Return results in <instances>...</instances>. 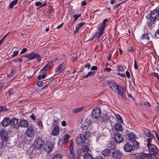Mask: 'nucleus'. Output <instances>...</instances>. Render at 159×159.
<instances>
[{
    "label": "nucleus",
    "instance_id": "f257e3e1",
    "mask_svg": "<svg viewBox=\"0 0 159 159\" xmlns=\"http://www.w3.org/2000/svg\"><path fill=\"white\" fill-rule=\"evenodd\" d=\"M107 84L113 91L118 94L123 98H125V89L121 85L111 81L108 82Z\"/></svg>",
    "mask_w": 159,
    "mask_h": 159
},
{
    "label": "nucleus",
    "instance_id": "f03ea898",
    "mask_svg": "<svg viewBox=\"0 0 159 159\" xmlns=\"http://www.w3.org/2000/svg\"><path fill=\"white\" fill-rule=\"evenodd\" d=\"M44 141L42 138H37L34 142V146L38 149L41 148L44 144Z\"/></svg>",
    "mask_w": 159,
    "mask_h": 159
},
{
    "label": "nucleus",
    "instance_id": "7ed1b4c3",
    "mask_svg": "<svg viewBox=\"0 0 159 159\" xmlns=\"http://www.w3.org/2000/svg\"><path fill=\"white\" fill-rule=\"evenodd\" d=\"M85 138L83 134H80L76 139V144L79 146L83 145L85 142Z\"/></svg>",
    "mask_w": 159,
    "mask_h": 159
},
{
    "label": "nucleus",
    "instance_id": "20e7f679",
    "mask_svg": "<svg viewBox=\"0 0 159 159\" xmlns=\"http://www.w3.org/2000/svg\"><path fill=\"white\" fill-rule=\"evenodd\" d=\"M34 129L32 126L28 127L25 131V134L28 137H31L34 135Z\"/></svg>",
    "mask_w": 159,
    "mask_h": 159
},
{
    "label": "nucleus",
    "instance_id": "39448f33",
    "mask_svg": "<svg viewBox=\"0 0 159 159\" xmlns=\"http://www.w3.org/2000/svg\"><path fill=\"white\" fill-rule=\"evenodd\" d=\"M0 137L2 141L3 142H7L8 139V136L7 132L2 130L0 132Z\"/></svg>",
    "mask_w": 159,
    "mask_h": 159
},
{
    "label": "nucleus",
    "instance_id": "423d86ee",
    "mask_svg": "<svg viewBox=\"0 0 159 159\" xmlns=\"http://www.w3.org/2000/svg\"><path fill=\"white\" fill-rule=\"evenodd\" d=\"M101 113V110L98 108L93 110L91 114L93 117L94 119H97L100 117Z\"/></svg>",
    "mask_w": 159,
    "mask_h": 159
},
{
    "label": "nucleus",
    "instance_id": "0eeeda50",
    "mask_svg": "<svg viewBox=\"0 0 159 159\" xmlns=\"http://www.w3.org/2000/svg\"><path fill=\"white\" fill-rule=\"evenodd\" d=\"M149 16L153 19V20H156L159 16V11L156 9L152 11L149 14Z\"/></svg>",
    "mask_w": 159,
    "mask_h": 159
},
{
    "label": "nucleus",
    "instance_id": "6e6552de",
    "mask_svg": "<svg viewBox=\"0 0 159 159\" xmlns=\"http://www.w3.org/2000/svg\"><path fill=\"white\" fill-rule=\"evenodd\" d=\"M114 138L116 142L117 143L122 142L124 140L123 135L118 133H116L115 134Z\"/></svg>",
    "mask_w": 159,
    "mask_h": 159
},
{
    "label": "nucleus",
    "instance_id": "1a4fd4ad",
    "mask_svg": "<svg viewBox=\"0 0 159 159\" xmlns=\"http://www.w3.org/2000/svg\"><path fill=\"white\" fill-rule=\"evenodd\" d=\"M149 152L150 153L157 154L158 152L157 147L154 145L151 144L147 146Z\"/></svg>",
    "mask_w": 159,
    "mask_h": 159
},
{
    "label": "nucleus",
    "instance_id": "9d476101",
    "mask_svg": "<svg viewBox=\"0 0 159 159\" xmlns=\"http://www.w3.org/2000/svg\"><path fill=\"white\" fill-rule=\"evenodd\" d=\"M111 155L114 159H120L121 157L122 154L119 151L115 150L112 152Z\"/></svg>",
    "mask_w": 159,
    "mask_h": 159
},
{
    "label": "nucleus",
    "instance_id": "9b49d317",
    "mask_svg": "<svg viewBox=\"0 0 159 159\" xmlns=\"http://www.w3.org/2000/svg\"><path fill=\"white\" fill-rule=\"evenodd\" d=\"M73 143H72L70 145V159H75V155L74 153V151L73 149Z\"/></svg>",
    "mask_w": 159,
    "mask_h": 159
},
{
    "label": "nucleus",
    "instance_id": "f8f14e48",
    "mask_svg": "<svg viewBox=\"0 0 159 159\" xmlns=\"http://www.w3.org/2000/svg\"><path fill=\"white\" fill-rule=\"evenodd\" d=\"M11 124V126L13 128H17L19 127L18 120L16 118H13L12 119Z\"/></svg>",
    "mask_w": 159,
    "mask_h": 159
},
{
    "label": "nucleus",
    "instance_id": "ddd939ff",
    "mask_svg": "<svg viewBox=\"0 0 159 159\" xmlns=\"http://www.w3.org/2000/svg\"><path fill=\"white\" fill-rule=\"evenodd\" d=\"M11 123V120L8 117H5L2 122V125L3 127H6Z\"/></svg>",
    "mask_w": 159,
    "mask_h": 159
},
{
    "label": "nucleus",
    "instance_id": "4468645a",
    "mask_svg": "<svg viewBox=\"0 0 159 159\" xmlns=\"http://www.w3.org/2000/svg\"><path fill=\"white\" fill-rule=\"evenodd\" d=\"M90 124V120L88 119H86L82 126V129L84 130L87 129L89 127Z\"/></svg>",
    "mask_w": 159,
    "mask_h": 159
},
{
    "label": "nucleus",
    "instance_id": "2eb2a0df",
    "mask_svg": "<svg viewBox=\"0 0 159 159\" xmlns=\"http://www.w3.org/2000/svg\"><path fill=\"white\" fill-rule=\"evenodd\" d=\"M108 20L107 19H105L103 21L102 23L99 25L98 29L99 31L103 32L104 29L106 26L105 23Z\"/></svg>",
    "mask_w": 159,
    "mask_h": 159
},
{
    "label": "nucleus",
    "instance_id": "dca6fc26",
    "mask_svg": "<svg viewBox=\"0 0 159 159\" xmlns=\"http://www.w3.org/2000/svg\"><path fill=\"white\" fill-rule=\"evenodd\" d=\"M143 130L147 137L151 138H155L154 135L152 133H151L150 131L147 128H143Z\"/></svg>",
    "mask_w": 159,
    "mask_h": 159
},
{
    "label": "nucleus",
    "instance_id": "f3484780",
    "mask_svg": "<svg viewBox=\"0 0 159 159\" xmlns=\"http://www.w3.org/2000/svg\"><path fill=\"white\" fill-rule=\"evenodd\" d=\"M65 69V65L62 63L59 65L56 69V73H59L63 71Z\"/></svg>",
    "mask_w": 159,
    "mask_h": 159
},
{
    "label": "nucleus",
    "instance_id": "a211bd4d",
    "mask_svg": "<svg viewBox=\"0 0 159 159\" xmlns=\"http://www.w3.org/2000/svg\"><path fill=\"white\" fill-rule=\"evenodd\" d=\"M53 149L52 145V144H48L44 147V151L48 153H49Z\"/></svg>",
    "mask_w": 159,
    "mask_h": 159
},
{
    "label": "nucleus",
    "instance_id": "6ab92c4d",
    "mask_svg": "<svg viewBox=\"0 0 159 159\" xmlns=\"http://www.w3.org/2000/svg\"><path fill=\"white\" fill-rule=\"evenodd\" d=\"M124 150L127 152H130L133 149L132 146L129 143H126L124 146Z\"/></svg>",
    "mask_w": 159,
    "mask_h": 159
},
{
    "label": "nucleus",
    "instance_id": "aec40b11",
    "mask_svg": "<svg viewBox=\"0 0 159 159\" xmlns=\"http://www.w3.org/2000/svg\"><path fill=\"white\" fill-rule=\"evenodd\" d=\"M59 128L57 126L54 127L52 132V134L54 136H57L59 133Z\"/></svg>",
    "mask_w": 159,
    "mask_h": 159
},
{
    "label": "nucleus",
    "instance_id": "412c9836",
    "mask_svg": "<svg viewBox=\"0 0 159 159\" xmlns=\"http://www.w3.org/2000/svg\"><path fill=\"white\" fill-rule=\"evenodd\" d=\"M28 125V123L27 120H21L20 121L19 126L21 127L26 128Z\"/></svg>",
    "mask_w": 159,
    "mask_h": 159
},
{
    "label": "nucleus",
    "instance_id": "4be33fe9",
    "mask_svg": "<svg viewBox=\"0 0 159 159\" xmlns=\"http://www.w3.org/2000/svg\"><path fill=\"white\" fill-rule=\"evenodd\" d=\"M84 24V22H82L77 24L75 27V29L73 31L74 34H76L78 30Z\"/></svg>",
    "mask_w": 159,
    "mask_h": 159
},
{
    "label": "nucleus",
    "instance_id": "5701e85b",
    "mask_svg": "<svg viewBox=\"0 0 159 159\" xmlns=\"http://www.w3.org/2000/svg\"><path fill=\"white\" fill-rule=\"evenodd\" d=\"M115 129L117 132L121 131L123 130L122 125L119 123H116L114 126Z\"/></svg>",
    "mask_w": 159,
    "mask_h": 159
},
{
    "label": "nucleus",
    "instance_id": "b1692460",
    "mask_svg": "<svg viewBox=\"0 0 159 159\" xmlns=\"http://www.w3.org/2000/svg\"><path fill=\"white\" fill-rule=\"evenodd\" d=\"M145 155V159L147 158L148 159H156V156L155 154L153 153L149 155H148L145 153H143Z\"/></svg>",
    "mask_w": 159,
    "mask_h": 159
},
{
    "label": "nucleus",
    "instance_id": "393cba45",
    "mask_svg": "<svg viewBox=\"0 0 159 159\" xmlns=\"http://www.w3.org/2000/svg\"><path fill=\"white\" fill-rule=\"evenodd\" d=\"M129 140L133 141L136 138L135 135L132 132H128L126 133Z\"/></svg>",
    "mask_w": 159,
    "mask_h": 159
},
{
    "label": "nucleus",
    "instance_id": "a878e982",
    "mask_svg": "<svg viewBox=\"0 0 159 159\" xmlns=\"http://www.w3.org/2000/svg\"><path fill=\"white\" fill-rule=\"evenodd\" d=\"M102 154L104 156H108L110 153V151L108 149L106 148L102 151Z\"/></svg>",
    "mask_w": 159,
    "mask_h": 159
},
{
    "label": "nucleus",
    "instance_id": "bb28decb",
    "mask_svg": "<svg viewBox=\"0 0 159 159\" xmlns=\"http://www.w3.org/2000/svg\"><path fill=\"white\" fill-rule=\"evenodd\" d=\"M102 32L100 31H98L93 36V38H94L96 39H98L102 34Z\"/></svg>",
    "mask_w": 159,
    "mask_h": 159
},
{
    "label": "nucleus",
    "instance_id": "cd10ccee",
    "mask_svg": "<svg viewBox=\"0 0 159 159\" xmlns=\"http://www.w3.org/2000/svg\"><path fill=\"white\" fill-rule=\"evenodd\" d=\"M70 137V136L67 134H65L63 137V139L64 140L63 143H66L68 142L69 139Z\"/></svg>",
    "mask_w": 159,
    "mask_h": 159
},
{
    "label": "nucleus",
    "instance_id": "c85d7f7f",
    "mask_svg": "<svg viewBox=\"0 0 159 159\" xmlns=\"http://www.w3.org/2000/svg\"><path fill=\"white\" fill-rule=\"evenodd\" d=\"M36 53H35L34 52H31L29 54V58L28 60H31L35 58Z\"/></svg>",
    "mask_w": 159,
    "mask_h": 159
},
{
    "label": "nucleus",
    "instance_id": "c756f323",
    "mask_svg": "<svg viewBox=\"0 0 159 159\" xmlns=\"http://www.w3.org/2000/svg\"><path fill=\"white\" fill-rule=\"evenodd\" d=\"M116 117L117 121L120 123H123V121L121 117L118 114H116Z\"/></svg>",
    "mask_w": 159,
    "mask_h": 159
},
{
    "label": "nucleus",
    "instance_id": "7c9ffc66",
    "mask_svg": "<svg viewBox=\"0 0 159 159\" xmlns=\"http://www.w3.org/2000/svg\"><path fill=\"white\" fill-rule=\"evenodd\" d=\"M52 64V61H50L46 65L44 66V69H45L47 71L51 69V66Z\"/></svg>",
    "mask_w": 159,
    "mask_h": 159
},
{
    "label": "nucleus",
    "instance_id": "2f4dec72",
    "mask_svg": "<svg viewBox=\"0 0 159 159\" xmlns=\"http://www.w3.org/2000/svg\"><path fill=\"white\" fill-rule=\"evenodd\" d=\"M84 159H93V157L91 154L86 153L84 156Z\"/></svg>",
    "mask_w": 159,
    "mask_h": 159
},
{
    "label": "nucleus",
    "instance_id": "473e14b6",
    "mask_svg": "<svg viewBox=\"0 0 159 159\" xmlns=\"http://www.w3.org/2000/svg\"><path fill=\"white\" fill-rule=\"evenodd\" d=\"M144 39L149 40V37L148 34H143L140 38V40L143 41Z\"/></svg>",
    "mask_w": 159,
    "mask_h": 159
},
{
    "label": "nucleus",
    "instance_id": "72a5a7b5",
    "mask_svg": "<svg viewBox=\"0 0 159 159\" xmlns=\"http://www.w3.org/2000/svg\"><path fill=\"white\" fill-rule=\"evenodd\" d=\"M89 147L88 145H84L81 149V151L83 152H88L89 151Z\"/></svg>",
    "mask_w": 159,
    "mask_h": 159
},
{
    "label": "nucleus",
    "instance_id": "f704fd0d",
    "mask_svg": "<svg viewBox=\"0 0 159 159\" xmlns=\"http://www.w3.org/2000/svg\"><path fill=\"white\" fill-rule=\"evenodd\" d=\"M84 109L83 107H80L76 108L72 110V112L73 113H76Z\"/></svg>",
    "mask_w": 159,
    "mask_h": 159
},
{
    "label": "nucleus",
    "instance_id": "c9c22d12",
    "mask_svg": "<svg viewBox=\"0 0 159 159\" xmlns=\"http://www.w3.org/2000/svg\"><path fill=\"white\" fill-rule=\"evenodd\" d=\"M155 20H153L152 18L149 17L148 19V24L149 26H151L153 23L154 21Z\"/></svg>",
    "mask_w": 159,
    "mask_h": 159
},
{
    "label": "nucleus",
    "instance_id": "e433bc0d",
    "mask_svg": "<svg viewBox=\"0 0 159 159\" xmlns=\"http://www.w3.org/2000/svg\"><path fill=\"white\" fill-rule=\"evenodd\" d=\"M109 147L112 149H114L116 147L115 143L114 141H111Z\"/></svg>",
    "mask_w": 159,
    "mask_h": 159
},
{
    "label": "nucleus",
    "instance_id": "4c0bfd02",
    "mask_svg": "<svg viewBox=\"0 0 159 159\" xmlns=\"http://www.w3.org/2000/svg\"><path fill=\"white\" fill-rule=\"evenodd\" d=\"M18 2V1H13L11 2L9 4V7L12 8L13 7V6L16 4Z\"/></svg>",
    "mask_w": 159,
    "mask_h": 159
},
{
    "label": "nucleus",
    "instance_id": "58836bf2",
    "mask_svg": "<svg viewBox=\"0 0 159 159\" xmlns=\"http://www.w3.org/2000/svg\"><path fill=\"white\" fill-rule=\"evenodd\" d=\"M52 159H62V157L60 154H57L54 155Z\"/></svg>",
    "mask_w": 159,
    "mask_h": 159
},
{
    "label": "nucleus",
    "instance_id": "ea45409f",
    "mask_svg": "<svg viewBox=\"0 0 159 159\" xmlns=\"http://www.w3.org/2000/svg\"><path fill=\"white\" fill-rule=\"evenodd\" d=\"M145 155L144 154L142 153L140 155L136 156L134 159H145Z\"/></svg>",
    "mask_w": 159,
    "mask_h": 159
},
{
    "label": "nucleus",
    "instance_id": "a19ab883",
    "mask_svg": "<svg viewBox=\"0 0 159 159\" xmlns=\"http://www.w3.org/2000/svg\"><path fill=\"white\" fill-rule=\"evenodd\" d=\"M81 16V14H79L78 15L77 14L74 15L73 16V18H74L73 21H75V20H77L78 19V18L80 17Z\"/></svg>",
    "mask_w": 159,
    "mask_h": 159
},
{
    "label": "nucleus",
    "instance_id": "79ce46f5",
    "mask_svg": "<svg viewBox=\"0 0 159 159\" xmlns=\"http://www.w3.org/2000/svg\"><path fill=\"white\" fill-rule=\"evenodd\" d=\"M22 57H20V58H17L14 59L12 61L13 62H16L17 61L20 62H22Z\"/></svg>",
    "mask_w": 159,
    "mask_h": 159
},
{
    "label": "nucleus",
    "instance_id": "37998d69",
    "mask_svg": "<svg viewBox=\"0 0 159 159\" xmlns=\"http://www.w3.org/2000/svg\"><path fill=\"white\" fill-rule=\"evenodd\" d=\"M8 110L7 108V107L4 106H1L0 107V112H1L3 111H7Z\"/></svg>",
    "mask_w": 159,
    "mask_h": 159
},
{
    "label": "nucleus",
    "instance_id": "c03bdc74",
    "mask_svg": "<svg viewBox=\"0 0 159 159\" xmlns=\"http://www.w3.org/2000/svg\"><path fill=\"white\" fill-rule=\"evenodd\" d=\"M117 68L118 71H124V68L121 66L118 65L117 66Z\"/></svg>",
    "mask_w": 159,
    "mask_h": 159
},
{
    "label": "nucleus",
    "instance_id": "a18cd8bd",
    "mask_svg": "<svg viewBox=\"0 0 159 159\" xmlns=\"http://www.w3.org/2000/svg\"><path fill=\"white\" fill-rule=\"evenodd\" d=\"M152 139L151 138H149L147 139V146L151 144V143L152 141Z\"/></svg>",
    "mask_w": 159,
    "mask_h": 159
},
{
    "label": "nucleus",
    "instance_id": "49530a36",
    "mask_svg": "<svg viewBox=\"0 0 159 159\" xmlns=\"http://www.w3.org/2000/svg\"><path fill=\"white\" fill-rule=\"evenodd\" d=\"M154 36L157 38L159 39V29L157 30L155 33Z\"/></svg>",
    "mask_w": 159,
    "mask_h": 159
},
{
    "label": "nucleus",
    "instance_id": "de8ad7c7",
    "mask_svg": "<svg viewBox=\"0 0 159 159\" xmlns=\"http://www.w3.org/2000/svg\"><path fill=\"white\" fill-rule=\"evenodd\" d=\"M95 73H96V71H90V72H89L88 73V74L89 76H93L95 75Z\"/></svg>",
    "mask_w": 159,
    "mask_h": 159
},
{
    "label": "nucleus",
    "instance_id": "09e8293b",
    "mask_svg": "<svg viewBox=\"0 0 159 159\" xmlns=\"http://www.w3.org/2000/svg\"><path fill=\"white\" fill-rule=\"evenodd\" d=\"M46 75L44 74H43L42 75H39L38 77V78L39 80H40L41 79H44L45 78Z\"/></svg>",
    "mask_w": 159,
    "mask_h": 159
},
{
    "label": "nucleus",
    "instance_id": "8fccbe9b",
    "mask_svg": "<svg viewBox=\"0 0 159 159\" xmlns=\"http://www.w3.org/2000/svg\"><path fill=\"white\" fill-rule=\"evenodd\" d=\"M19 53L18 51H15L13 52L12 55L11 56L12 57H14L17 55Z\"/></svg>",
    "mask_w": 159,
    "mask_h": 159
},
{
    "label": "nucleus",
    "instance_id": "3c124183",
    "mask_svg": "<svg viewBox=\"0 0 159 159\" xmlns=\"http://www.w3.org/2000/svg\"><path fill=\"white\" fill-rule=\"evenodd\" d=\"M35 55H36L35 56V58H37V61H40L41 60V57L39 56V54L37 53H36V54Z\"/></svg>",
    "mask_w": 159,
    "mask_h": 159
},
{
    "label": "nucleus",
    "instance_id": "603ef678",
    "mask_svg": "<svg viewBox=\"0 0 159 159\" xmlns=\"http://www.w3.org/2000/svg\"><path fill=\"white\" fill-rule=\"evenodd\" d=\"M37 124L40 127L43 128V123L42 121L41 120H39L37 122Z\"/></svg>",
    "mask_w": 159,
    "mask_h": 159
},
{
    "label": "nucleus",
    "instance_id": "864d4df0",
    "mask_svg": "<svg viewBox=\"0 0 159 159\" xmlns=\"http://www.w3.org/2000/svg\"><path fill=\"white\" fill-rule=\"evenodd\" d=\"M43 84V82L42 81H39L37 83V86L39 87H42Z\"/></svg>",
    "mask_w": 159,
    "mask_h": 159
},
{
    "label": "nucleus",
    "instance_id": "5fc2aeb1",
    "mask_svg": "<svg viewBox=\"0 0 159 159\" xmlns=\"http://www.w3.org/2000/svg\"><path fill=\"white\" fill-rule=\"evenodd\" d=\"M47 71L45 69H44V68H43L42 69L40 72V73L41 74H44L47 72Z\"/></svg>",
    "mask_w": 159,
    "mask_h": 159
},
{
    "label": "nucleus",
    "instance_id": "6e6d98bb",
    "mask_svg": "<svg viewBox=\"0 0 159 159\" xmlns=\"http://www.w3.org/2000/svg\"><path fill=\"white\" fill-rule=\"evenodd\" d=\"M4 83L0 82V90H1L4 87Z\"/></svg>",
    "mask_w": 159,
    "mask_h": 159
},
{
    "label": "nucleus",
    "instance_id": "4d7b16f0",
    "mask_svg": "<svg viewBox=\"0 0 159 159\" xmlns=\"http://www.w3.org/2000/svg\"><path fill=\"white\" fill-rule=\"evenodd\" d=\"M84 137H89L90 136V133L89 131H86L85 133Z\"/></svg>",
    "mask_w": 159,
    "mask_h": 159
},
{
    "label": "nucleus",
    "instance_id": "13d9d810",
    "mask_svg": "<svg viewBox=\"0 0 159 159\" xmlns=\"http://www.w3.org/2000/svg\"><path fill=\"white\" fill-rule=\"evenodd\" d=\"M27 50V49L26 48H23L21 51L20 52V54H22L25 53Z\"/></svg>",
    "mask_w": 159,
    "mask_h": 159
},
{
    "label": "nucleus",
    "instance_id": "bf43d9fd",
    "mask_svg": "<svg viewBox=\"0 0 159 159\" xmlns=\"http://www.w3.org/2000/svg\"><path fill=\"white\" fill-rule=\"evenodd\" d=\"M152 75L154 76L157 77L158 79H159V75L157 73L154 72L152 73Z\"/></svg>",
    "mask_w": 159,
    "mask_h": 159
},
{
    "label": "nucleus",
    "instance_id": "052dcab7",
    "mask_svg": "<svg viewBox=\"0 0 159 159\" xmlns=\"http://www.w3.org/2000/svg\"><path fill=\"white\" fill-rule=\"evenodd\" d=\"M93 159H105L101 156H98L95 157Z\"/></svg>",
    "mask_w": 159,
    "mask_h": 159
},
{
    "label": "nucleus",
    "instance_id": "680f3d73",
    "mask_svg": "<svg viewBox=\"0 0 159 159\" xmlns=\"http://www.w3.org/2000/svg\"><path fill=\"white\" fill-rule=\"evenodd\" d=\"M8 93L9 95L10 96L11 95H13V91L12 89H11L9 90L8 91Z\"/></svg>",
    "mask_w": 159,
    "mask_h": 159
},
{
    "label": "nucleus",
    "instance_id": "e2e57ef3",
    "mask_svg": "<svg viewBox=\"0 0 159 159\" xmlns=\"http://www.w3.org/2000/svg\"><path fill=\"white\" fill-rule=\"evenodd\" d=\"M133 144L135 146H136V147H137L139 145V143L137 142L136 141H133Z\"/></svg>",
    "mask_w": 159,
    "mask_h": 159
},
{
    "label": "nucleus",
    "instance_id": "0e129e2a",
    "mask_svg": "<svg viewBox=\"0 0 159 159\" xmlns=\"http://www.w3.org/2000/svg\"><path fill=\"white\" fill-rule=\"evenodd\" d=\"M98 70L97 67L96 66H93L92 67L91 70Z\"/></svg>",
    "mask_w": 159,
    "mask_h": 159
},
{
    "label": "nucleus",
    "instance_id": "69168bd1",
    "mask_svg": "<svg viewBox=\"0 0 159 159\" xmlns=\"http://www.w3.org/2000/svg\"><path fill=\"white\" fill-rule=\"evenodd\" d=\"M8 35V34H6L5 35L4 37L0 41V43L1 44L4 41V39L6 38L7 37V36Z\"/></svg>",
    "mask_w": 159,
    "mask_h": 159
},
{
    "label": "nucleus",
    "instance_id": "338daca9",
    "mask_svg": "<svg viewBox=\"0 0 159 159\" xmlns=\"http://www.w3.org/2000/svg\"><path fill=\"white\" fill-rule=\"evenodd\" d=\"M117 74L118 75L120 76L121 77L124 78H125L126 76L125 74L120 73L118 72L117 73Z\"/></svg>",
    "mask_w": 159,
    "mask_h": 159
},
{
    "label": "nucleus",
    "instance_id": "774afa93",
    "mask_svg": "<svg viewBox=\"0 0 159 159\" xmlns=\"http://www.w3.org/2000/svg\"><path fill=\"white\" fill-rule=\"evenodd\" d=\"M42 5V3L40 2H35V5L36 6H39Z\"/></svg>",
    "mask_w": 159,
    "mask_h": 159
}]
</instances>
